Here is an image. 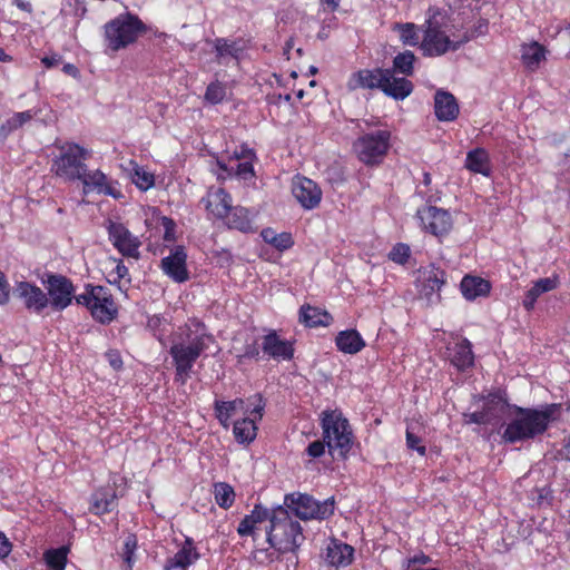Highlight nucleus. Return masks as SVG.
<instances>
[{"instance_id":"1a4fd4ad","label":"nucleus","mask_w":570,"mask_h":570,"mask_svg":"<svg viewBox=\"0 0 570 570\" xmlns=\"http://www.w3.org/2000/svg\"><path fill=\"white\" fill-rule=\"evenodd\" d=\"M284 508L302 520H323L334 513V499L316 501L306 493H291L284 498Z\"/></svg>"},{"instance_id":"f704fd0d","label":"nucleus","mask_w":570,"mask_h":570,"mask_svg":"<svg viewBox=\"0 0 570 570\" xmlns=\"http://www.w3.org/2000/svg\"><path fill=\"white\" fill-rule=\"evenodd\" d=\"M335 343L337 348L346 354H356L365 346L364 340L355 330L340 332L336 335Z\"/></svg>"},{"instance_id":"f3484780","label":"nucleus","mask_w":570,"mask_h":570,"mask_svg":"<svg viewBox=\"0 0 570 570\" xmlns=\"http://www.w3.org/2000/svg\"><path fill=\"white\" fill-rule=\"evenodd\" d=\"M13 294L23 302L28 311L36 314L42 313L49 306L46 292L29 282L17 283Z\"/></svg>"},{"instance_id":"b1692460","label":"nucleus","mask_w":570,"mask_h":570,"mask_svg":"<svg viewBox=\"0 0 570 570\" xmlns=\"http://www.w3.org/2000/svg\"><path fill=\"white\" fill-rule=\"evenodd\" d=\"M559 285L560 279L558 275H552L550 277H543L534 281L532 286L524 294L522 306L528 312L532 311L541 295L556 289Z\"/></svg>"},{"instance_id":"680f3d73","label":"nucleus","mask_w":570,"mask_h":570,"mask_svg":"<svg viewBox=\"0 0 570 570\" xmlns=\"http://www.w3.org/2000/svg\"><path fill=\"white\" fill-rule=\"evenodd\" d=\"M261 236L265 243L271 245L273 242H275L277 233L273 228H265L262 230Z\"/></svg>"},{"instance_id":"09e8293b","label":"nucleus","mask_w":570,"mask_h":570,"mask_svg":"<svg viewBox=\"0 0 570 570\" xmlns=\"http://www.w3.org/2000/svg\"><path fill=\"white\" fill-rule=\"evenodd\" d=\"M226 96V88L220 82H212L208 85L205 99L210 104H219Z\"/></svg>"},{"instance_id":"a211bd4d","label":"nucleus","mask_w":570,"mask_h":570,"mask_svg":"<svg viewBox=\"0 0 570 570\" xmlns=\"http://www.w3.org/2000/svg\"><path fill=\"white\" fill-rule=\"evenodd\" d=\"M200 559V553L193 538L186 537L178 546L177 552L166 559L164 570H188Z\"/></svg>"},{"instance_id":"7ed1b4c3","label":"nucleus","mask_w":570,"mask_h":570,"mask_svg":"<svg viewBox=\"0 0 570 570\" xmlns=\"http://www.w3.org/2000/svg\"><path fill=\"white\" fill-rule=\"evenodd\" d=\"M185 337L186 342L174 343L170 347L176 374L183 381L189 376L197 358L208 348V344L213 342L212 335L206 333L204 324L197 320H190L186 325Z\"/></svg>"},{"instance_id":"ddd939ff","label":"nucleus","mask_w":570,"mask_h":570,"mask_svg":"<svg viewBox=\"0 0 570 570\" xmlns=\"http://www.w3.org/2000/svg\"><path fill=\"white\" fill-rule=\"evenodd\" d=\"M253 406L248 415L236 420L233 424V434L235 440L240 444H249L257 436V422L263 419L265 403L261 395H254L248 399Z\"/></svg>"},{"instance_id":"72a5a7b5","label":"nucleus","mask_w":570,"mask_h":570,"mask_svg":"<svg viewBox=\"0 0 570 570\" xmlns=\"http://www.w3.org/2000/svg\"><path fill=\"white\" fill-rule=\"evenodd\" d=\"M116 492L111 488H101L91 495L90 511L95 514L110 512L116 507Z\"/></svg>"},{"instance_id":"ea45409f","label":"nucleus","mask_w":570,"mask_h":570,"mask_svg":"<svg viewBox=\"0 0 570 570\" xmlns=\"http://www.w3.org/2000/svg\"><path fill=\"white\" fill-rule=\"evenodd\" d=\"M38 112L36 110H26L21 112H14L10 118H8L1 126L0 131L3 135H9L10 132L21 128L24 124L29 122Z\"/></svg>"},{"instance_id":"58836bf2","label":"nucleus","mask_w":570,"mask_h":570,"mask_svg":"<svg viewBox=\"0 0 570 570\" xmlns=\"http://www.w3.org/2000/svg\"><path fill=\"white\" fill-rule=\"evenodd\" d=\"M394 30L399 32L400 39L405 46L421 47V41L423 38L422 31L420 27L412 22L406 23H397L394 27Z\"/></svg>"},{"instance_id":"338daca9","label":"nucleus","mask_w":570,"mask_h":570,"mask_svg":"<svg viewBox=\"0 0 570 570\" xmlns=\"http://www.w3.org/2000/svg\"><path fill=\"white\" fill-rule=\"evenodd\" d=\"M63 71L67 73V75H70L72 77H76L78 75V69L75 65L72 63H66L63 66Z\"/></svg>"},{"instance_id":"3c124183","label":"nucleus","mask_w":570,"mask_h":570,"mask_svg":"<svg viewBox=\"0 0 570 570\" xmlns=\"http://www.w3.org/2000/svg\"><path fill=\"white\" fill-rule=\"evenodd\" d=\"M248 515L254 521L255 524L262 523L266 520L271 522L272 511H269L268 509L264 508L261 504H256L250 514Z\"/></svg>"},{"instance_id":"774afa93","label":"nucleus","mask_w":570,"mask_h":570,"mask_svg":"<svg viewBox=\"0 0 570 570\" xmlns=\"http://www.w3.org/2000/svg\"><path fill=\"white\" fill-rule=\"evenodd\" d=\"M325 3L331 11H334L338 7V0H321Z\"/></svg>"},{"instance_id":"412c9836","label":"nucleus","mask_w":570,"mask_h":570,"mask_svg":"<svg viewBox=\"0 0 570 570\" xmlns=\"http://www.w3.org/2000/svg\"><path fill=\"white\" fill-rule=\"evenodd\" d=\"M186 259V252H170L161 259V268L173 281L184 283L189 278Z\"/></svg>"},{"instance_id":"5701e85b","label":"nucleus","mask_w":570,"mask_h":570,"mask_svg":"<svg viewBox=\"0 0 570 570\" xmlns=\"http://www.w3.org/2000/svg\"><path fill=\"white\" fill-rule=\"evenodd\" d=\"M262 350L275 360H291L294 355L292 343L282 340L275 332H271L263 337Z\"/></svg>"},{"instance_id":"0eeeda50","label":"nucleus","mask_w":570,"mask_h":570,"mask_svg":"<svg viewBox=\"0 0 570 570\" xmlns=\"http://www.w3.org/2000/svg\"><path fill=\"white\" fill-rule=\"evenodd\" d=\"M76 303L86 306L91 316L101 324L112 322L118 313L112 295L104 286L88 284L86 291L76 297Z\"/></svg>"},{"instance_id":"603ef678","label":"nucleus","mask_w":570,"mask_h":570,"mask_svg":"<svg viewBox=\"0 0 570 570\" xmlns=\"http://www.w3.org/2000/svg\"><path fill=\"white\" fill-rule=\"evenodd\" d=\"M326 442L323 440H316L308 444L305 452L312 459H317L324 455L326 449Z\"/></svg>"},{"instance_id":"c9c22d12","label":"nucleus","mask_w":570,"mask_h":570,"mask_svg":"<svg viewBox=\"0 0 570 570\" xmlns=\"http://www.w3.org/2000/svg\"><path fill=\"white\" fill-rule=\"evenodd\" d=\"M465 167L472 173L490 176L491 165L488 151L483 148L470 150L466 155Z\"/></svg>"},{"instance_id":"79ce46f5","label":"nucleus","mask_w":570,"mask_h":570,"mask_svg":"<svg viewBox=\"0 0 570 570\" xmlns=\"http://www.w3.org/2000/svg\"><path fill=\"white\" fill-rule=\"evenodd\" d=\"M214 498L216 503L223 509H229L235 501L234 489L226 482L214 484Z\"/></svg>"},{"instance_id":"f8f14e48","label":"nucleus","mask_w":570,"mask_h":570,"mask_svg":"<svg viewBox=\"0 0 570 570\" xmlns=\"http://www.w3.org/2000/svg\"><path fill=\"white\" fill-rule=\"evenodd\" d=\"M42 284L47 291L49 306L56 312L66 309L78 296L75 294L76 287L72 282L61 274H46Z\"/></svg>"},{"instance_id":"c85d7f7f","label":"nucleus","mask_w":570,"mask_h":570,"mask_svg":"<svg viewBox=\"0 0 570 570\" xmlns=\"http://www.w3.org/2000/svg\"><path fill=\"white\" fill-rule=\"evenodd\" d=\"M450 361L459 370H465L473 365L474 355L469 340L463 338L449 347Z\"/></svg>"},{"instance_id":"423d86ee","label":"nucleus","mask_w":570,"mask_h":570,"mask_svg":"<svg viewBox=\"0 0 570 570\" xmlns=\"http://www.w3.org/2000/svg\"><path fill=\"white\" fill-rule=\"evenodd\" d=\"M392 134L387 129H377L361 135L353 144L360 161L366 166L380 165L391 148Z\"/></svg>"},{"instance_id":"39448f33","label":"nucleus","mask_w":570,"mask_h":570,"mask_svg":"<svg viewBox=\"0 0 570 570\" xmlns=\"http://www.w3.org/2000/svg\"><path fill=\"white\" fill-rule=\"evenodd\" d=\"M322 435L328 453L345 459L353 445V430L340 410H325L321 413Z\"/></svg>"},{"instance_id":"6e6552de","label":"nucleus","mask_w":570,"mask_h":570,"mask_svg":"<svg viewBox=\"0 0 570 570\" xmlns=\"http://www.w3.org/2000/svg\"><path fill=\"white\" fill-rule=\"evenodd\" d=\"M145 31V24L134 14H120L105 26L108 47L119 50L136 41Z\"/></svg>"},{"instance_id":"4c0bfd02","label":"nucleus","mask_w":570,"mask_h":570,"mask_svg":"<svg viewBox=\"0 0 570 570\" xmlns=\"http://www.w3.org/2000/svg\"><path fill=\"white\" fill-rule=\"evenodd\" d=\"M223 220H225L229 228H235L244 233L252 230L250 214L244 207L232 206L230 212Z\"/></svg>"},{"instance_id":"393cba45","label":"nucleus","mask_w":570,"mask_h":570,"mask_svg":"<svg viewBox=\"0 0 570 570\" xmlns=\"http://www.w3.org/2000/svg\"><path fill=\"white\" fill-rule=\"evenodd\" d=\"M108 235L116 249H138L140 246L139 238L121 223L109 222Z\"/></svg>"},{"instance_id":"a19ab883","label":"nucleus","mask_w":570,"mask_h":570,"mask_svg":"<svg viewBox=\"0 0 570 570\" xmlns=\"http://www.w3.org/2000/svg\"><path fill=\"white\" fill-rule=\"evenodd\" d=\"M156 228L163 235L165 247H170L177 238L176 223L169 217L159 216L156 218Z\"/></svg>"},{"instance_id":"e433bc0d","label":"nucleus","mask_w":570,"mask_h":570,"mask_svg":"<svg viewBox=\"0 0 570 570\" xmlns=\"http://www.w3.org/2000/svg\"><path fill=\"white\" fill-rule=\"evenodd\" d=\"M216 58L219 63L228 65L230 61H237L242 53V48L236 41H228L224 38L215 40Z\"/></svg>"},{"instance_id":"6ab92c4d","label":"nucleus","mask_w":570,"mask_h":570,"mask_svg":"<svg viewBox=\"0 0 570 570\" xmlns=\"http://www.w3.org/2000/svg\"><path fill=\"white\" fill-rule=\"evenodd\" d=\"M389 75V69H363L351 75L347 87L350 90L356 89H380L382 90L384 81Z\"/></svg>"},{"instance_id":"aec40b11","label":"nucleus","mask_w":570,"mask_h":570,"mask_svg":"<svg viewBox=\"0 0 570 570\" xmlns=\"http://www.w3.org/2000/svg\"><path fill=\"white\" fill-rule=\"evenodd\" d=\"M202 202L208 214L218 219H224L233 206L229 194L222 187H210Z\"/></svg>"},{"instance_id":"4be33fe9","label":"nucleus","mask_w":570,"mask_h":570,"mask_svg":"<svg viewBox=\"0 0 570 570\" xmlns=\"http://www.w3.org/2000/svg\"><path fill=\"white\" fill-rule=\"evenodd\" d=\"M214 411L215 416L220 423V425L225 429H228L230 425L232 416L238 413L248 415L250 409L246 406V401L244 399L237 397L233 401H215Z\"/></svg>"},{"instance_id":"69168bd1","label":"nucleus","mask_w":570,"mask_h":570,"mask_svg":"<svg viewBox=\"0 0 570 570\" xmlns=\"http://www.w3.org/2000/svg\"><path fill=\"white\" fill-rule=\"evenodd\" d=\"M59 59L56 56L52 57H43L41 62L47 67L51 68L58 63Z\"/></svg>"},{"instance_id":"4468645a","label":"nucleus","mask_w":570,"mask_h":570,"mask_svg":"<svg viewBox=\"0 0 570 570\" xmlns=\"http://www.w3.org/2000/svg\"><path fill=\"white\" fill-rule=\"evenodd\" d=\"M423 229L436 237H442L451 230L453 219L449 210L436 206H424L417 210Z\"/></svg>"},{"instance_id":"473e14b6","label":"nucleus","mask_w":570,"mask_h":570,"mask_svg":"<svg viewBox=\"0 0 570 570\" xmlns=\"http://www.w3.org/2000/svg\"><path fill=\"white\" fill-rule=\"evenodd\" d=\"M354 549L346 543L332 541L326 551V560L335 567H346L353 560Z\"/></svg>"},{"instance_id":"e2e57ef3","label":"nucleus","mask_w":570,"mask_h":570,"mask_svg":"<svg viewBox=\"0 0 570 570\" xmlns=\"http://www.w3.org/2000/svg\"><path fill=\"white\" fill-rule=\"evenodd\" d=\"M430 561H431L430 557L422 553L420 556H414L413 558H411L409 560V566L412 564V563L426 564Z\"/></svg>"},{"instance_id":"f257e3e1","label":"nucleus","mask_w":570,"mask_h":570,"mask_svg":"<svg viewBox=\"0 0 570 570\" xmlns=\"http://www.w3.org/2000/svg\"><path fill=\"white\" fill-rule=\"evenodd\" d=\"M421 51L426 57H440L455 51L474 35L456 22L446 10L430 8L424 23Z\"/></svg>"},{"instance_id":"c03bdc74","label":"nucleus","mask_w":570,"mask_h":570,"mask_svg":"<svg viewBox=\"0 0 570 570\" xmlns=\"http://www.w3.org/2000/svg\"><path fill=\"white\" fill-rule=\"evenodd\" d=\"M67 548L49 550L45 553L48 570H65L67 563Z\"/></svg>"},{"instance_id":"c756f323","label":"nucleus","mask_w":570,"mask_h":570,"mask_svg":"<svg viewBox=\"0 0 570 570\" xmlns=\"http://www.w3.org/2000/svg\"><path fill=\"white\" fill-rule=\"evenodd\" d=\"M460 288L462 295L468 301H473L478 297L487 296L490 293L491 285L481 277L465 275L461 281Z\"/></svg>"},{"instance_id":"bf43d9fd","label":"nucleus","mask_w":570,"mask_h":570,"mask_svg":"<svg viewBox=\"0 0 570 570\" xmlns=\"http://www.w3.org/2000/svg\"><path fill=\"white\" fill-rule=\"evenodd\" d=\"M9 299V286L4 275L0 273V304L7 303Z\"/></svg>"},{"instance_id":"bb28decb","label":"nucleus","mask_w":570,"mask_h":570,"mask_svg":"<svg viewBox=\"0 0 570 570\" xmlns=\"http://www.w3.org/2000/svg\"><path fill=\"white\" fill-rule=\"evenodd\" d=\"M508 411H510V405L497 393L490 394L485 399L482 409L484 416L489 419L488 424L493 426L500 424Z\"/></svg>"},{"instance_id":"6e6d98bb","label":"nucleus","mask_w":570,"mask_h":570,"mask_svg":"<svg viewBox=\"0 0 570 570\" xmlns=\"http://www.w3.org/2000/svg\"><path fill=\"white\" fill-rule=\"evenodd\" d=\"M12 544L7 538V535L0 531V560L4 559L11 552Z\"/></svg>"},{"instance_id":"864d4df0","label":"nucleus","mask_w":570,"mask_h":570,"mask_svg":"<svg viewBox=\"0 0 570 570\" xmlns=\"http://www.w3.org/2000/svg\"><path fill=\"white\" fill-rule=\"evenodd\" d=\"M275 249H289L294 245L291 233H279L275 237V242L271 244Z\"/></svg>"},{"instance_id":"4d7b16f0","label":"nucleus","mask_w":570,"mask_h":570,"mask_svg":"<svg viewBox=\"0 0 570 570\" xmlns=\"http://www.w3.org/2000/svg\"><path fill=\"white\" fill-rule=\"evenodd\" d=\"M389 259L396 264L404 265L410 259V252H389Z\"/></svg>"},{"instance_id":"de8ad7c7","label":"nucleus","mask_w":570,"mask_h":570,"mask_svg":"<svg viewBox=\"0 0 570 570\" xmlns=\"http://www.w3.org/2000/svg\"><path fill=\"white\" fill-rule=\"evenodd\" d=\"M131 179H132V183L140 190H148L155 184L154 175L151 173L147 171L144 167H140L137 165L134 168Z\"/></svg>"},{"instance_id":"a878e982","label":"nucleus","mask_w":570,"mask_h":570,"mask_svg":"<svg viewBox=\"0 0 570 570\" xmlns=\"http://www.w3.org/2000/svg\"><path fill=\"white\" fill-rule=\"evenodd\" d=\"M435 116L441 121H452L459 115V105L455 97L444 90H438L434 96Z\"/></svg>"},{"instance_id":"052dcab7","label":"nucleus","mask_w":570,"mask_h":570,"mask_svg":"<svg viewBox=\"0 0 570 570\" xmlns=\"http://www.w3.org/2000/svg\"><path fill=\"white\" fill-rule=\"evenodd\" d=\"M469 423L475 424H488L489 419H487L482 411L473 412L466 415Z\"/></svg>"},{"instance_id":"37998d69","label":"nucleus","mask_w":570,"mask_h":570,"mask_svg":"<svg viewBox=\"0 0 570 570\" xmlns=\"http://www.w3.org/2000/svg\"><path fill=\"white\" fill-rule=\"evenodd\" d=\"M445 272L439 268H432L426 278L424 284V292L425 295H431L434 293H439L442 288V286L445 284Z\"/></svg>"},{"instance_id":"2eb2a0df","label":"nucleus","mask_w":570,"mask_h":570,"mask_svg":"<svg viewBox=\"0 0 570 570\" xmlns=\"http://www.w3.org/2000/svg\"><path fill=\"white\" fill-rule=\"evenodd\" d=\"M292 193L305 209H314L322 199V190L314 180L299 175L293 178Z\"/></svg>"},{"instance_id":"13d9d810","label":"nucleus","mask_w":570,"mask_h":570,"mask_svg":"<svg viewBox=\"0 0 570 570\" xmlns=\"http://www.w3.org/2000/svg\"><path fill=\"white\" fill-rule=\"evenodd\" d=\"M106 357H107L109 364L112 366V368H115V370L121 368L122 360H121L120 354L117 351H109L108 353H106Z\"/></svg>"},{"instance_id":"9d476101","label":"nucleus","mask_w":570,"mask_h":570,"mask_svg":"<svg viewBox=\"0 0 570 570\" xmlns=\"http://www.w3.org/2000/svg\"><path fill=\"white\" fill-rule=\"evenodd\" d=\"M89 156L88 149L77 144H66L61 146L59 155L52 163V171L65 180H78L87 167L85 161Z\"/></svg>"},{"instance_id":"8fccbe9b","label":"nucleus","mask_w":570,"mask_h":570,"mask_svg":"<svg viewBox=\"0 0 570 570\" xmlns=\"http://www.w3.org/2000/svg\"><path fill=\"white\" fill-rule=\"evenodd\" d=\"M406 446L416 451L420 455H425L426 448L422 444L421 438L415 435L410 428L406 429Z\"/></svg>"},{"instance_id":"0e129e2a","label":"nucleus","mask_w":570,"mask_h":570,"mask_svg":"<svg viewBox=\"0 0 570 570\" xmlns=\"http://www.w3.org/2000/svg\"><path fill=\"white\" fill-rule=\"evenodd\" d=\"M12 3H13L17 8L21 9V10H23V11H27V12H30V11H31V9H32L31 3H30V2H28V1H24V0H13V1H12Z\"/></svg>"},{"instance_id":"49530a36","label":"nucleus","mask_w":570,"mask_h":570,"mask_svg":"<svg viewBox=\"0 0 570 570\" xmlns=\"http://www.w3.org/2000/svg\"><path fill=\"white\" fill-rule=\"evenodd\" d=\"M137 549V537L132 533H129L125 541L121 551V558L125 564V570H131L135 563V551Z\"/></svg>"},{"instance_id":"5fc2aeb1","label":"nucleus","mask_w":570,"mask_h":570,"mask_svg":"<svg viewBox=\"0 0 570 570\" xmlns=\"http://www.w3.org/2000/svg\"><path fill=\"white\" fill-rule=\"evenodd\" d=\"M255 528L256 524L249 518V515H245V518L238 524L237 532L242 537L252 535L254 533Z\"/></svg>"},{"instance_id":"7c9ffc66","label":"nucleus","mask_w":570,"mask_h":570,"mask_svg":"<svg viewBox=\"0 0 570 570\" xmlns=\"http://www.w3.org/2000/svg\"><path fill=\"white\" fill-rule=\"evenodd\" d=\"M547 58L544 46L537 41L524 43L521 47V61L524 67L531 71L537 70L540 63Z\"/></svg>"},{"instance_id":"20e7f679","label":"nucleus","mask_w":570,"mask_h":570,"mask_svg":"<svg viewBox=\"0 0 570 570\" xmlns=\"http://www.w3.org/2000/svg\"><path fill=\"white\" fill-rule=\"evenodd\" d=\"M266 534L271 547L282 553L295 552L305 541L301 523L294 520L283 505L272 510Z\"/></svg>"},{"instance_id":"a18cd8bd","label":"nucleus","mask_w":570,"mask_h":570,"mask_svg":"<svg viewBox=\"0 0 570 570\" xmlns=\"http://www.w3.org/2000/svg\"><path fill=\"white\" fill-rule=\"evenodd\" d=\"M415 56L412 51L405 50L399 53L393 60V69L399 73L410 76L413 72Z\"/></svg>"},{"instance_id":"f03ea898","label":"nucleus","mask_w":570,"mask_h":570,"mask_svg":"<svg viewBox=\"0 0 570 570\" xmlns=\"http://www.w3.org/2000/svg\"><path fill=\"white\" fill-rule=\"evenodd\" d=\"M512 410L502 433V439L508 443L523 442L543 434L553 419L554 405L543 410L514 405Z\"/></svg>"},{"instance_id":"9b49d317","label":"nucleus","mask_w":570,"mask_h":570,"mask_svg":"<svg viewBox=\"0 0 570 570\" xmlns=\"http://www.w3.org/2000/svg\"><path fill=\"white\" fill-rule=\"evenodd\" d=\"M256 156L252 148L243 145L239 150H235L228 160L220 158L216 161L217 169L213 171L217 175L218 179H227L233 176L242 180H249L254 178L255 171L253 161Z\"/></svg>"},{"instance_id":"2f4dec72","label":"nucleus","mask_w":570,"mask_h":570,"mask_svg":"<svg viewBox=\"0 0 570 570\" xmlns=\"http://www.w3.org/2000/svg\"><path fill=\"white\" fill-rule=\"evenodd\" d=\"M332 321V315L325 309L311 305H303L299 309V322L307 327L328 326Z\"/></svg>"},{"instance_id":"cd10ccee","label":"nucleus","mask_w":570,"mask_h":570,"mask_svg":"<svg viewBox=\"0 0 570 570\" xmlns=\"http://www.w3.org/2000/svg\"><path fill=\"white\" fill-rule=\"evenodd\" d=\"M382 91L395 100H403L413 91V85L406 78L395 77L394 72L389 69V75L386 81H384Z\"/></svg>"},{"instance_id":"dca6fc26","label":"nucleus","mask_w":570,"mask_h":570,"mask_svg":"<svg viewBox=\"0 0 570 570\" xmlns=\"http://www.w3.org/2000/svg\"><path fill=\"white\" fill-rule=\"evenodd\" d=\"M78 180L82 183L85 194L96 191L98 194L111 196L116 199L122 197V194L117 188L116 183L109 181L107 176L99 169L88 170L86 167Z\"/></svg>"}]
</instances>
